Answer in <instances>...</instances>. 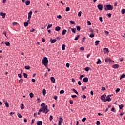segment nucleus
<instances>
[{"label":"nucleus","mask_w":125,"mask_h":125,"mask_svg":"<svg viewBox=\"0 0 125 125\" xmlns=\"http://www.w3.org/2000/svg\"><path fill=\"white\" fill-rule=\"evenodd\" d=\"M97 7L99 10H103V6L102 4H98Z\"/></svg>","instance_id":"nucleus-6"},{"label":"nucleus","mask_w":125,"mask_h":125,"mask_svg":"<svg viewBox=\"0 0 125 125\" xmlns=\"http://www.w3.org/2000/svg\"><path fill=\"white\" fill-rule=\"evenodd\" d=\"M101 99L102 100V101L103 102H105L104 101V99H106V95L104 94V95H103L101 96Z\"/></svg>","instance_id":"nucleus-5"},{"label":"nucleus","mask_w":125,"mask_h":125,"mask_svg":"<svg viewBox=\"0 0 125 125\" xmlns=\"http://www.w3.org/2000/svg\"><path fill=\"white\" fill-rule=\"evenodd\" d=\"M89 69H90V68L87 67L85 68H84V70L85 71H86V72H88V71H89Z\"/></svg>","instance_id":"nucleus-35"},{"label":"nucleus","mask_w":125,"mask_h":125,"mask_svg":"<svg viewBox=\"0 0 125 125\" xmlns=\"http://www.w3.org/2000/svg\"><path fill=\"white\" fill-rule=\"evenodd\" d=\"M66 66L67 67V68H69V67H70V63H66Z\"/></svg>","instance_id":"nucleus-61"},{"label":"nucleus","mask_w":125,"mask_h":125,"mask_svg":"<svg viewBox=\"0 0 125 125\" xmlns=\"http://www.w3.org/2000/svg\"><path fill=\"white\" fill-rule=\"evenodd\" d=\"M18 77H19V78H20V79H21V78H22V74H21V73L19 74Z\"/></svg>","instance_id":"nucleus-55"},{"label":"nucleus","mask_w":125,"mask_h":125,"mask_svg":"<svg viewBox=\"0 0 125 125\" xmlns=\"http://www.w3.org/2000/svg\"><path fill=\"white\" fill-rule=\"evenodd\" d=\"M21 109V110H23V109L24 108V104H22L20 106Z\"/></svg>","instance_id":"nucleus-39"},{"label":"nucleus","mask_w":125,"mask_h":125,"mask_svg":"<svg viewBox=\"0 0 125 125\" xmlns=\"http://www.w3.org/2000/svg\"><path fill=\"white\" fill-rule=\"evenodd\" d=\"M50 80H51V82H52V83H55V78H54V77H51L50 78Z\"/></svg>","instance_id":"nucleus-10"},{"label":"nucleus","mask_w":125,"mask_h":125,"mask_svg":"<svg viewBox=\"0 0 125 125\" xmlns=\"http://www.w3.org/2000/svg\"><path fill=\"white\" fill-rule=\"evenodd\" d=\"M83 77H84V75H81L79 78L80 80H82V79H83Z\"/></svg>","instance_id":"nucleus-56"},{"label":"nucleus","mask_w":125,"mask_h":125,"mask_svg":"<svg viewBox=\"0 0 125 125\" xmlns=\"http://www.w3.org/2000/svg\"><path fill=\"white\" fill-rule=\"evenodd\" d=\"M80 50H82V51H83L84 50V47H81L80 48Z\"/></svg>","instance_id":"nucleus-54"},{"label":"nucleus","mask_w":125,"mask_h":125,"mask_svg":"<svg viewBox=\"0 0 125 125\" xmlns=\"http://www.w3.org/2000/svg\"><path fill=\"white\" fill-rule=\"evenodd\" d=\"M99 20L101 21V22H103V20L102 17H99Z\"/></svg>","instance_id":"nucleus-53"},{"label":"nucleus","mask_w":125,"mask_h":125,"mask_svg":"<svg viewBox=\"0 0 125 125\" xmlns=\"http://www.w3.org/2000/svg\"><path fill=\"white\" fill-rule=\"evenodd\" d=\"M104 9L105 10H113L114 9V6L111 4H107L106 5H104Z\"/></svg>","instance_id":"nucleus-3"},{"label":"nucleus","mask_w":125,"mask_h":125,"mask_svg":"<svg viewBox=\"0 0 125 125\" xmlns=\"http://www.w3.org/2000/svg\"><path fill=\"white\" fill-rule=\"evenodd\" d=\"M25 69H26V70H30V66H28V65L25 66Z\"/></svg>","instance_id":"nucleus-36"},{"label":"nucleus","mask_w":125,"mask_h":125,"mask_svg":"<svg viewBox=\"0 0 125 125\" xmlns=\"http://www.w3.org/2000/svg\"><path fill=\"white\" fill-rule=\"evenodd\" d=\"M77 31H81V26H76Z\"/></svg>","instance_id":"nucleus-34"},{"label":"nucleus","mask_w":125,"mask_h":125,"mask_svg":"<svg viewBox=\"0 0 125 125\" xmlns=\"http://www.w3.org/2000/svg\"><path fill=\"white\" fill-rule=\"evenodd\" d=\"M111 100H112L111 99V98H110V97H109V96H107L106 97V99H104V102H107V101H108V102H110V101H111Z\"/></svg>","instance_id":"nucleus-4"},{"label":"nucleus","mask_w":125,"mask_h":125,"mask_svg":"<svg viewBox=\"0 0 125 125\" xmlns=\"http://www.w3.org/2000/svg\"><path fill=\"white\" fill-rule=\"evenodd\" d=\"M112 112H114V113H116V109H115L114 107L111 108Z\"/></svg>","instance_id":"nucleus-45"},{"label":"nucleus","mask_w":125,"mask_h":125,"mask_svg":"<svg viewBox=\"0 0 125 125\" xmlns=\"http://www.w3.org/2000/svg\"><path fill=\"white\" fill-rule=\"evenodd\" d=\"M100 42V41L99 40L96 41L95 42V45H98Z\"/></svg>","instance_id":"nucleus-20"},{"label":"nucleus","mask_w":125,"mask_h":125,"mask_svg":"<svg viewBox=\"0 0 125 125\" xmlns=\"http://www.w3.org/2000/svg\"><path fill=\"white\" fill-rule=\"evenodd\" d=\"M5 44L6 46H9V45H10V43L9 42H5Z\"/></svg>","instance_id":"nucleus-27"},{"label":"nucleus","mask_w":125,"mask_h":125,"mask_svg":"<svg viewBox=\"0 0 125 125\" xmlns=\"http://www.w3.org/2000/svg\"><path fill=\"white\" fill-rule=\"evenodd\" d=\"M23 77L25 78H28V75L27 74V73H23Z\"/></svg>","instance_id":"nucleus-37"},{"label":"nucleus","mask_w":125,"mask_h":125,"mask_svg":"<svg viewBox=\"0 0 125 125\" xmlns=\"http://www.w3.org/2000/svg\"><path fill=\"white\" fill-rule=\"evenodd\" d=\"M106 16H107V17H108V18H110L111 16H112V14L111 13H108L106 15Z\"/></svg>","instance_id":"nucleus-42"},{"label":"nucleus","mask_w":125,"mask_h":125,"mask_svg":"<svg viewBox=\"0 0 125 125\" xmlns=\"http://www.w3.org/2000/svg\"><path fill=\"white\" fill-rule=\"evenodd\" d=\"M24 81V80H23V79L21 78L19 80V83H21V84L23 83V82Z\"/></svg>","instance_id":"nucleus-16"},{"label":"nucleus","mask_w":125,"mask_h":125,"mask_svg":"<svg viewBox=\"0 0 125 125\" xmlns=\"http://www.w3.org/2000/svg\"><path fill=\"white\" fill-rule=\"evenodd\" d=\"M125 75L122 74L120 78V80H122V79H124V78H125Z\"/></svg>","instance_id":"nucleus-30"},{"label":"nucleus","mask_w":125,"mask_h":125,"mask_svg":"<svg viewBox=\"0 0 125 125\" xmlns=\"http://www.w3.org/2000/svg\"><path fill=\"white\" fill-rule=\"evenodd\" d=\"M79 38H80V35H78L76 36V37H75V41H78V40H79Z\"/></svg>","instance_id":"nucleus-24"},{"label":"nucleus","mask_w":125,"mask_h":125,"mask_svg":"<svg viewBox=\"0 0 125 125\" xmlns=\"http://www.w3.org/2000/svg\"><path fill=\"white\" fill-rule=\"evenodd\" d=\"M82 98H83V99L86 98V96H85V95H83Z\"/></svg>","instance_id":"nucleus-63"},{"label":"nucleus","mask_w":125,"mask_h":125,"mask_svg":"<svg viewBox=\"0 0 125 125\" xmlns=\"http://www.w3.org/2000/svg\"><path fill=\"white\" fill-rule=\"evenodd\" d=\"M62 50H65V49H66V45L65 44H62Z\"/></svg>","instance_id":"nucleus-19"},{"label":"nucleus","mask_w":125,"mask_h":125,"mask_svg":"<svg viewBox=\"0 0 125 125\" xmlns=\"http://www.w3.org/2000/svg\"><path fill=\"white\" fill-rule=\"evenodd\" d=\"M61 28L59 26H57L55 28V31H56V32H59V31H60Z\"/></svg>","instance_id":"nucleus-15"},{"label":"nucleus","mask_w":125,"mask_h":125,"mask_svg":"<svg viewBox=\"0 0 125 125\" xmlns=\"http://www.w3.org/2000/svg\"><path fill=\"white\" fill-rule=\"evenodd\" d=\"M59 122H61V123H63V118L60 117V118H59Z\"/></svg>","instance_id":"nucleus-43"},{"label":"nucleus","mask_w":125,"mask_h":125,"mask_svg":"<svg viewBox=\"0 0 125 125\" xmlns=\"http://www.w3.org/2000/svg\"><path fill=\"white\" fill-rule=\"evenodd\" d=\"M37 125H42V122L41 121H37Z\"/></svg>","instance_id":"nucleus-14"},{"label":"nucleus","mask_w":125,"mask_h":125,"mask_svg":"<svg viewBox=\"0 0 125 125\" xmlns=\"http://www.w3.org/2000/svg\"><path fill=\"white\" fill-rule=\"evenodd\" d=\"M51 43H54L56 42V39H51Z\"/></svg>","instance_id":"nucleus-18"},{"label":"nucleus","mask_w":125,"mask_h":125,"mask_svg":"<svg viewBox=\"0 0 125 125\" xmlns=\"http://www.w3.org/2000/svg\"><path fill=\"white\" fill-rule=\"evenodd\" d=\"M90 38H94V34L91 33L89 35Z\"/></svg>","instance_id":"nucleus-32"},{"label":"nucleus","mask_w":125,"mask_h":125,"mask_svg":"<svg viewBox=\"0 0 125 125\" xmlns=\"http://www.w3.org/2000/svg\"><path fill=\"white\" fill-rule=\"evenodd\" d=\"M66 33H67V30L66 29H64L62 31V35H66Z\"/></svg>","instance_id":"nucleus-22"},{"label":"nucleus","mask_w":125,"mask_h":125,"mask_svg":"<svg viewBox=\"0 0 125 125\" xmlns=\"http://www.w3.org/2000/svg\"><path fill=\"white\" fill-rule=\"evenodd\" d=\"M103 50L104 52V53H109V49L107 48H104L103 49Z\"/></svg>","instance_id":"nucleus-8"},{"label":"nucleus","mask_w":125,"mask_h":125,"mask_svg":"<svg viewBox=\"0 0 125 125\" xmlns=\"http://www.w3.org/2000/svg\"><path fill=\"white\" fill-rule=\"evenodd\" d=\"M24 27H28V25H29V23L28 22H25L24 23Z\"/></svg>","instance_id":"nucleus-29"},{"label":"nucleus","mask_w":125,"mask_h":125,"mask_svg":"<svg viewBox=\"0 0 125 125\" xmlns=\"http://www.w3.org/2000/svg\"><path fill=\"white\" fill-rule=\"evenodd\" d=\"M81 88L82 89V91H83L85 89H86V86H85V87L82 86Z\"/></svg>","instance_id":"nucleus-38"},{"label":"nucleus","mask_w":125,"mask_h":125,"mask_svg":"<svg viewBox=\"0 0 125 125\" xmlns=\"http://www.w3.org/2000/svg\"><path fill=\"white\" fill-rule=\"evenodd\" d=\"M115 92H120V88L116 89V90H115Z\"/></svg>","instance_id":"nucleus-60"},{"label":"nucleus","mask_w":125,"mask_h":125,"mask_svg":"<svg viewBox=\"0 0 125 125\" xmlns=\"http://www.w3.org/2000/svg\"><path fill=\"white\" fill-rule=\"evenodd\" d=\"M102 90L103 91H104V90H106V88L105 87H102Z\"/></svg>","instance_id":"nucleus-59"},{"label":"nucleus","mask_w":125,"mask_h":125,"mask_svg":"<svg viewBox=\"0 0 125 125\" xmlns=\"http://www.w3.org/2000/svg\"><path fill=\"white\" fill-rule=\"evenodd\" d=\"M30 3L31 2L30 1V0H26V1L25 2L26 5H30Z\"/></svg>","instance_id":"nucleus-21"},{"label":"nucleus","mask_w":125,"mask_h":125,"mask_svg":"<svg viewBox=\"0 0 125 125\" xmlns=\"http://www.w3.org/2000/svg\"><path fill=\"white\" fill-rule=\"evenodd\" d=\"M97 125H100V121H97L96 123Z\"/></svg>","instance_id":"nucleus-64"},{"label":"nucleus","mask_w":125,"mask_h":125,"mask_svg":"<svg viewBox=\"0 0 125 125\" xmlns=\"http://www.w3.org/2000/svg\"><path fill=\"white\" fill-rule=\"evenodd\" d=\"M53 119V116H52V115H50L49 118L50 121H52Z\"/></svg>","instance_id":"nucleus-52"},{"label":"nucleus","mask_w":125,"mask_h":125,"mask_svg":"<svg viewBox=\"0 0 125 125\" xmlns=\"http://www.w3.org/2000/svg\"><path fill=\"white\" fill-rule=\"evenodd\" d=\"M42 93H43V95H45V94H46V90H45V89H43L42 90Z\"/></svg>","instance_id":"nucleus-26"},{"label":"nucleus","mask_w":125,"mask_h":125,"mask_svg":"<svg viewBox=\"0 0 125 125\" xmlns=\"http://www.w3.org/2000/svg\"><path fill=\"white\" fill-rule=\"evenodd\" d=\"M70 23H71L72 24H75V21H70Z\"/></svg>","instance_id":"nucleus-62"},{"label":"nucleus","mask_w":125,"mask_h":125,"mask_svg":"<svg viewBox=\"0 0 125 125\" xmlns=\"http://www.w3.org/2000/svg\"><path fill=\"white\" fill-rule=\"evenodd\" d=\"M57 18H58L59 19H61L62 18V16H61V15H59L57 16Z\"/></svg>","instance_id":"nucleus-49"},{"label":"nucleus","mask_w":125,"mask_h":125,"mask_svg":"<svg viewBox=\"0 0 125 125\" xmlns=\"http://www.w3.org/2000/svg\"><path fill=\"white\" fill-rule=\"evenodd\" d=\"M65 11H70V7H67L66 8Z\"/></svg>","instance_id":"nucleus-48"},{"label":"nucleus","mask_w":125,"mask_h":125,"mask_svg":"<svg viewBox=\"0 0 125 125\" xmlns=\"http://www.w3.org/2000/svg\"><path fill=\"white\" fill-rule=\"evenodd\" d=\"M109 61L110 62H112V60H111L110 58H106V59H105V63H108Z\"/></svg>","instance_id":"nucleus-9"},{"label":"nucleus","mask_w":125,"mask_h":125,"mask_svg":"<svg viewBox=\"0 0 125 125\" xmlns=\"http://www.w3.org/2000/svg\"><path fill=\"white\" fill-rule=\"evenodd\" d=\"M0 14L1 16H2V18H5V13L1 12Z\"/></svg>","instance_id":"nucleus-13"},{"label":"nucleus","mask_w":125,"mask_h":125,"mask_svg":"<svg viewBox=\"0 0 125 125\" xmlns=\"http://www.w3.org/2000/svg\"><path fill=\"white\" fill-rule=\"evenodd\" d=\"M78 16H79V17H80V16H82V11L79 12Z\"/></svg>","instance_id":"nucleus-46"},{"label":"nucleus","mask_w":125,"mask_h":125,"mask_svg":"<svg viewBox=\"0 0 125 125\" xmlns=\"http://www.w3.org/2000/svg\"><path fill=\"white\" fill-rule=\"evenodd\" d=\"M72 91H73L74 92V93H76V94H77V95H79V93L78 92V91H77V90H76L75 89H72Z\"/></svg>","instance_id":"nucleus-23"},{"label":"nucleus","mask_w":125,"mask_h":125,"mask_svg":"<svg viewBox=\"0 0 125 125\" xmlns=\"http://www.w3.org/2000/svg\"><path fill=\"white\" fill-rule=\"evenodd\" d=\"M42 63L45 67H47V65H48V60L46 57H45L42 60Z\"/></svg>","instance_id":"nucleus-2"},{"label":"nucleus","mask_w":125,"mask_h":125,"mask_svg":"<svg viewBox=\"0 0 125 125\" xmlns=\"http://www.w3.org/2000/svg\"><path fill=\"white\" fill-rule=\"evenodd\" d=\"M97 64L98 65V64H101V60L100 59H99L97 62Z\"/></svg>","instance_id":"nucleus-25"},{"label":"nucleus","mask_w":125,"mask_h":125,"mask_svg":"<svg viewBox=\"0 0 125 125\" xmlns=\"http://www.w3.org/2000/svg\"><path fill=\"white\" fill-rule=\"evenodd\" d=\"M17 116L19 118H20V119H22V118H23V116L21 115V114H20V113H18Z\"/></svg>","instance_id":"nucleus-17"},{"label":"nucleus","mask_w":125,"mask_h":125,"mask_svg":"<svg viewBox=\"0 0 125 125\" xmlns=\"http://www.w3.org/2000/svg\"><path fill=\"white\" fill-rule=\"evenodd\" d=\"M64 92H65V91H64L63 90H61L60 91V94H63Z\"/></svg>","instance_id":"nucleus-44"},{"label":"nucleus","mask_w":125,"mask_h":125,"mask_svg":"<svg viewBox=\"0 0 125 125\" xmlns=\"http://www.w3.org/2000/svg\"><path fill=\"white\" fill-rule=\"evenodd\" d=\"M89 31H90V33H94V30H93V29H91V28H90V29H89Z\"/></svg>","instance_id":"nucleus-58"},{"label":"nucleus","mask_w":125,"mask_h":125,"mask_svg":"<svg viewBox=\"0 0 125 125\" xmlns=\"http://www.w3.org/2000/svg\"><path fill=\"white\" fill-rule=\"evenodd\" d=\"M5 105L7 108H8L9 107V104H8L7 102L5 103Z\"/></svg>","instance_id":"nucleus-33"},{"label":"nucleus","mask_w":125,"mask_h":125,"mask_svg":"<svg viewBox=\"0 0 125 125\" xmlns=\"http://www.w3.org/2000/svg\"><path fill=\"white\" fill-rule=\"evenodd\" d=\"M112 68L114 69H118L119 68V64H114L112 66Z\"/></svg>","instance_id":"nucleus-12"},{"label":"nucleus","mask_w":125,"mask_h":125,"mask_svg":"<svg viewBox=\"0 0 125 125\" xmlns=\"http://www.w3.org/2000/svg\"><path fill=\"white\" fill-rule=\"evenodd\" d=\"M42 108L39 109L37 115H41V112L44 113V114H47L48 113V110L47 109V105H45V104L43 103L41 104Z\"/></svg>","instance_id":"nucleus-1"},{"label":"nucleus","mask_w":125,"mask_h":125,"mask_svg":"<svg viewBox=\"0 0 125 125\" xmlns=\"http://www.w3.org/2000/svg\"><path fill=\"white\" fill-rule=\"evenodd\" d=\"M120 110H122L123 108H124V105L123 104H121L119 106Z\"/></svg>","instance_id":"nucleus-28"},{"label":"nucleus","mask_w":125,"mask_h":125,"mask_svg":"<svg viewBox=\"0 0 125 125\" xmlns=\"http://www.w3.org/2000/svg\"><path fill=\"white\" fill-rule=\"evenodd\" d=\"M71 31L72 33H76V28H71Z\"/></svg>","instance_id":"nucleus-41"},{"label":"nucleus","mask_w":125,"mask_h":125,"mask_svg":"<svg viewBox=\"0 0 125 125\" xmlns=\"http://www.w3.org/2000/svg\"><path fill=\"white\" fill-rule=\"evenodd\" d=\"M51 27H52V24H48L47 27V29H48L50 28H51Z\"/></svg>","instance_id":"nucleus-40"},{"label":"nucleus","mask_w":125,"mask_h":125,"mask_svg":"<svg viewBox=\"0 0 125 125\" xmlns=\"http://www.w3.org/2000/svg\"><path fill=\"white\" fill-rule=\"evenodd\" d=\"M85 39H86V38H85V37H83V38H82V42H84V40H85Z\"/></svg>","instance_id":"nucleus-57"},{"label":"nucleus","mask_w":125,"mask_h":125,"mask_svg":"<svg viewBox=\"0 0 125 125\" xmlns=\"http://www.w3.org/2000/svg\"><path fill=\"white\" fill-rule=\"evenodd\" d=\"M30 32H31V33H33V32H36V29L32 28V29L30 30Z\"/></svg>","instance_id":"nucleus-47"},{"label":"nucleus","mask_w":125,"mask_h":125,"mask_svg":"<svg viewBox=\"0 0 125 125\" xmlns=\"http://www.w3.org/2000/svg\"><path fill=\"white\" fill-rule=\"evenodd\" d=\"M122 14H125V9H123L122 10Z\"/></svg>","instance_id":"nucleus-50"},{"label":"nucleus","mask_w":125,"mask_h":125,"mask_svg":"<svg viewBox=\"0 0 125 125\" xmlns=\"http://www.w3.org/2000/svg\"><path fill=\"white\" fill-rule=\"evenodd\" d=\"M32 14H33V12L30 11L28 14V19H31L32 17Z\"/></svg>","instance_id":"nucleus-7"},{"label":"nucleus","mask_w":125,"mask_h":125,"mask_svg":"<svg viewBox=\"0 0 125 125\" xmlns=\"http://www.w3.org/2000/svg\"><path fill=\"white\" fill-rule=\"evenodd\" d=\"M83 82L84 83H87L88 82V78L87 77H85L83 79Z\"/></svg>","instance_id":"nucleus-11"},{"label":"nucleus","mask_w":125,"mask_h":125,"mask_svg":"<svg viewBox=\"0 0 125 125\" xmlns=\"http://www.w3.org/2000/svg\"><path fill=\"white\" fill-rule=\"evenodd\" d=\"M85 121H86V118L84 117L82 119V121L84 122Z\"/></svg>","instance_id":"nucleus-51"},{"label":"nucleus","mask_w":125,"mask_h":125,"mask_svg":"<svg viewBox=\"0 0 125 125\" xmlns=\"http://www.w3.org/2000/svg\"><path fill=\"white\" fill-rule=\"evenodd\" d=\"M29 96L31 98H33V97H34V94H33V93H30Z\"/></svg>","instance_id":"nucleus-31"}]
</instances>
